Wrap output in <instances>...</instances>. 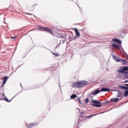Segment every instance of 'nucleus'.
Listing matches in <instances>:
<instances>
[{"label":"nucleus","instance_id":"obj_43","mask_svg":"<svg viewBox=\"0 0 128 128\" xmlns=\"http://www.w3.org/2000/svg\"><path fill=\"white\" fill-rule=\"evenodd\" d=\"M124 82H128V80H126L124 81Z\"/></svg>","mask_w":128,"mask_h":128},{"label":"nucleus","instance_id":"obj_47","mask_svg":"<svg viewBox=\"0 0 128 128\" xmlns=\"http://www.w3.org/2000/svg\"><path fill=\"white\" fill-rule=\"evenodd\" d=\"M20 86H22V84H20Z\"/></svg>","mask_w":128,"mask_h":128},{"label":"nucleus","instance_id":"obj_14","mask_svg":"<svg viewBox=\"0 0 128 128\" xmlns=\"http://www.w3.org/2000/svg\"><path fill=\"white\" fill-rule=\"evenodd\" d=\"M120 100L118 98H112L110 100V102H118Z\"/></svg>","mask_w":128,"mask_h":128},{"label":"nucleus","instance_id":"obj_50","mask_svg":"<svg viewBox=\"0 0 128 128\" xmlns=\"http://www.w3.org/2000/svg\"><path fill=\"white\" fill-rule=\"evenodd\" d=\"M126 8H128V4H126Z\"/></svg>","mask_w":128,"mask_h":128},{"label":"nucleus","instance_id":"obj_12","mask_svg":"<svg viewBox=\"0 0 128 128\" xmlns=\"http://www.w3.org/2000/svg\"><path fill=\"white\" fill-rule=\"evenodd\" d=\"M18 94H16L12 99H10V100H8V98L5 97L3 99V100H6V102H12V100L13 98H16V96H18Z\"/></svg>","mask_w":128,"mask_h":128},{"label":"nucleus","instance_id":"obj_17","mask_svg":"<svg viewBox=\"0 0 128 128\" xmlns=\"http://www.w3.org/2000/svg\"><path fill=\"white\" fill-rule=\"evenodd\" d=\"M78 98V95H76V94H72L70 96L71 100H74V98Z\"/></svg>","mask_w":128,"mask_h":128},{"label":"nucleus","instance_id":"obj_51","mask_svg":"<svg viewBox=\"0 0 128 128\" xmlns=\"http://www.w3.org/2000/svg\"><path fill=\"white\" fill-rule=\"evenodd\" d=\"M50 68H51V70H52V67H50Z\"/></svg>","mask_w":128,"mask_h":128},{"label":"nucleus","instance_id":"obj_46","mask_svg":"<svg viewBox=\"0 0 128 128\" xmlns=\"http://www.w3.org/2000/svg\"><path fill=\"white\" fill-rule=\"evenodd\" d=\"M78 110L79 112H80V108H78Z\"/></svg>","mask_w":128,"mask_h":128},{"label":"nucleus","instance_id":"obj_40","mask_svg":"<svg viewBox=\"0 0 128 128\" xmlns=\"http://www.w3.org/2000/svg\"><path fill=\"white\" fill-rule=\"evenodd\" d=\"M110 91L111 92H116V90H111Z\"/></svg>","mask_w":128,"mask_h":128},{"label":"nucleus","instance_id":"obj_31","mask_svg":"<svg viewBox=\"0 0 128 128\" xmlns=\"http://www.w3.org/2000/svg\"><path fill=\"white\" fill-rule=\"evenodd\" d=\"M6 81L3 80L2 82V84H6Z\"/></svg>","mask_w":128,"mask_h":128},{"label":"nucleus","instance_id":"obj_55","mask_svg":"<svg viewBox=\"0 0 128 128\" xmlns=\"http://www.w3.org/2000/svg\"><path fill=\"white\" fill-rule=\"evenodd\" d=\"M35 5H33L32 6H34Z\"/></svg>","mask_w":128,"mask_h":128},{"label":"nucleus","instance_id":"obj_54","mask_svg":"<svg viewBox=\"0 0 128 128\" xmlns=\"http://www.w3.org/2000/svg\"><path fill=\"white\" fill-rule=\"evenodd\" d=\"M34 16V18H36V16Z\"/></svg>","mask_w":128,"mask_h":128},{"label":"nucleus","instance_id":"obj_25","mask_svg":"<svg viewBox=\"0 0 128 128\" xmlns=\"http://www.w3.org/2000/svg\"><path fill=\"white\" fill-rule=\"evenodd\" d=\"M90 102V99L88 98H86L85 100H84V102H86V104H88V102Z\"/></svg>","mask_w":128,"mask_h":128},{"label":"nucleus","instance_id":"obj_57","mask_svg":"<svg viewBox=\"0 0 128 128\" xmlns=\"http://www.w3.org/2000/svg\"><path fill=\"white\" fill-rule=\"evenodd\" d=\"M126 102H128V100Z\"/></svg>","mask_w":128,"mask_h":128},{"label":"nucleus","instance_id":"obj_23","mask_svg":"<svg viewBox=\"0 0 128 128\" xmlns=\"http://www.w3.org/2000/svg\"><path fill=\"white\" fill-rule=\"evenodd\" d=\"M112 58L113 60H115V62L116 60L118 59V56H114V54L112 55Z\"/></svg>","mask_w":128,"mask_h":128},{"label":"nucleus","instance_id":"obj_53","mask_svg":"<svg viewBox=\"0 0 128 128\" xmlns=\"http://www.w3.org/2000/svg\"><path fill=\"white\" fill-rule=\"evenodd\" d=\"M38 88V87H36V88Z\"/></svg>","mask_w":128,"mask_h":128},{"label":"nucleus","instance_id":"obj_29","mask_svg":"<svg viewBox=\"0 0 128 128\" xmlns=\"http://www.w3.org/2000/svg\"><path fill=\"white\" fill-rule=\"evenodd\" d=\"M121 92L120 91H119V92H118V95H117V98H120V96H121Z\"/></svg>","mask_w":128,"mask_h":128},{"label":"nucleus","instance_id":"obj_13","mask_svg":"<svg viewBox=\"0 0 128 128\" xmlns=\"http://www.w3.org/2000/svg\"><path fill=\"white\" fill-rule=\"evenodd\" d=\"M100 92H110V89L106 88H101V90H100Z\"/></svg>","mask_w":128,"mask_h":128},{"label":"nucleus","instance_id":"obj_4","mask_svg":"<svg viewBox=\"0 0 128 128\" xmlns=\"http://www.w3.org/2000/svg\"><path fill=\"white\" fill-rule=\"evenodd\" d=\"M38 30H43L44 32H49L50 34H54V32H52V28H49L48 27H44L40 26H37Z\"/></svg>","mask_w":128,"mask_h":128},{"label":"nucleus","instance_id":"obj_8","mask_svg":"<svg viewBox=\"0 0 128 128\" xmlns=\"http://www.w3.org/2000/svg\"><path fill=\"white\" fill-rule=\"evenodd\" d=\"M100 90L97 89L95 91L92 92L90 96H96L98 94H100Z\"/></svg>","mask_w":128,"mask_h":128},{"label":"nucleus","instance_id":"obj_2","mask_svg":"<svg viewBox=\"0 0 128 128\" xmlns=\"http://www.w3.org/2000/svg\"><path fill=\"white\" fill-rule=\"evenodd\" d=\"M109 102L110 101L108 100H106V102H102L98 100H94L92 98L91 100L92 104H90V106H94V108H102V104H104V106H108V104Z\"/></svg>","mask_w":128,"mask_h":128},{"label":"nucleus","instance_id":"obj_22","mask_svg":"<svg viewBox=\"0 0 128 128\" xmlns=\"http://www.w3.org/2000/svg\"><path fill=\"white\" fill-rule=\"evenodd\" d=\"M117 45H118V44H116V43L112 44V47L113 48H116Z\"/></svg>","mask_w":128,"mask_h":128},{"label":"nucleus","instance_id":"obj_9","mask_svg":"<svg viewBox=\"0 0 128 128\" xmlns=\"http://www.w3.org/2000/svg\"><path fill=\"white\" fill-rule=\"evenodd\" d=\"M58 38H62V40H64V38L66 36V35L62 32H60L59 34V36H57Z\"/></svg>","mask_w":128,"mask_h":128},{"label":"nucleus","instance_id":"obj_42","mask_svg":"<svg viewBox=\"0 0 128 128\" xmlns=\"http://www.w3.org/2000/svg\"><path fill=\"white\" fill-rule=\"evenodd\" d=\"M58 84H59V86H60V88H61L62 86H60V82H59Z\"/></svg>","mask_w":128,"mask_h":128},{"label":"nucleus","instance_id":"obj_6","mask_svg":"<svg viewBox=\"0 0 128 128\" xmlns=\"http://www.w3.org/2000/svg\"><path fill=\"white\" fill-rule=\"evenodd\" d=\"M76 38H78V37L76 36H74V33L72 32L69 35L68 40H69V42H72V40H76Z\"/></svg>","mask_w":128,"mask_h":128},{"label":"nucleus","instance_id":"obj_26","mask_svg":"<svg viewBox=\"0 0 128 128\" xmlns=\"http://www.w3.org/2000/svg\"><path fill=\"white\" fill-rule=\"evenodd\" d=\"M52 54H54V56H56V57H58L60 56V54L54 52H52Z\"/></svg>","mask_w":128,"mask_h":128},{"label":"nucleus","instance_id":"obj_49","mask_svg":"<svg viewBox=\"0 0 128 128\" xmlns=\"http://www.w3.org/2000/svg\"><path fill=\"white\" fill-rule=\"evenodd\" d=\"M77 6H78L79 8H80V6H78V4H77Z\"/></svg>","mask_w":128,"mask_h":128},{"label":"nucleus","instance_id":"obj_48","mask_svg":"<svg viewBox=\"0 0 128 128\" xmlns=\"http://www.w3.org/2000/svg\"><path fill=\"white\" fill-rule=\"evenodd\" d=\"M104 86V84H102L100 85V86Z\"/></svg>","mask_w":128,"mask_h":128},{"label":"nucleus","instance_id":"obj_45","mask_svg":"<svg viewBox=\"0 0 128 128\" xmlns=\"http://www.w3.org/2000/svg\"><path fill=\"white\" fill-rule=\"evenodd\" d=\"M116 92H120L119 90H116Z\"/></svg>","mask_w":128,"mask_h":128},{"label":"nucleus","instance_id":"obj_10","mask_svg":"<svg viewBox=\"0 0 128 128\" xmlns=\"http://www.w3.org/2000/svg\"><path fill=\"white\" fill-rule=\"evenodd\" d=\"M80 86L81 88H84L85 86H86L88 84V81L86 80H80Z\"/></svg>","mask_w":128,"mask_h":128},{"label":"nucleus","instance_id":"obj_15","mask_svg":"<svg viewBox=\"0 0 128 128\" xmlns=\"http://www.w3.org/2000/svg\"><path fill=\"white\" fill-rule=\"evenodd\" d=\"M121 62L123 66H126V64L128 65V62L126 59H121Z\"/></svg>","mask_w":128,"mask_h":128},{"label":"nucleus","instance_id":"obj_11","mask_svg":"<svg viewBox=\"0 0 128 128\" xmlns=\"http://www.w3.org/2000/svg\"><path fill=\"white\" fill-rule=\"evenodd\" d=\"M75 30V32H76V36H75L77 37V38H78L80 36V31H78V30L76 28H74Z\"/></svg>","mask_w":128,"mask_h":128},{"label":"nucleus","instance_id":"obj_37","mask_svg":"<svg viewBox=\"0 0 128 128\" xmlns=\"http://www.w3.org/2000/svg\"><path fill=\"white\" fill-rule=\"evenodd\" d=\"M123 86H126L128 87V84H123Z\"/></svg>","mask_w":128,"mask_h":128},{"label":"nucleus","instance_id":"obj_5","mask_svg":"<svg viewBox=\"0 0 128 128\" xmlns=\"http://www.w3.org/2000/svg\"><path fill=\"white\" fill-rule=\"evenodd\" d=\"M72 86L74 88H80L81 86L80 82L78 81L74 82L72 84Z\"/></svg>","mask_w":128,"mask_h":128},{"label":"nucleus","instance_id":"obj_38","mask_svg":"<svg viewBox=\"0 0 128 128\" xmlns=\"http://www.w3.org/2000/svg\"><path fill=\"white\" fill-rule=\"evenodd\" d=\"M2 96H4V98H6V94L4 92L2 93Z\"/></svg>","mask_w":128,"mask_h":128},{"label":"nucleus","instance_id":"obj_33","mask_svg":"<svg viewBox=\"0 0 128 128\" xmlns=\"http://www.w3.org/2000/svg\"><path fill=\"white\" fill-rule=\"evenodd\" d=\"M10 38L12 39V40H14V38H16V36H14H14H11V38Z\"/></svg>","mask_w":128,"mask_h":128},{"label":"nucleus","instance_id":"obj_30","mask_svg":"<svg viewBox=\"0 0 128 128\" xmlns=\"http://www.w3.org/2000/svg\"><path fill=\"white\" fill-rule=\"evenodd\" d=\"M126 16H127V15H124L123 18H124V20H126Z\"/></svg>","mask_w":128,"mask_h":128},{"label":"nucleus","instance_id":"obj_7","mask_svg":"<svg viewBox=\"0 0 128 128\" xmlns=\"http://www.w3.org/2000/svg\"><path fill=\"white\" fill-rule=\"evenodd\" d=\"M112 42H116V44H122V40L120 39H118L116 38H114L112 39Z\"/></svg>","mask_w":128,"mask_h":128},{"label":"nucleus","instance_id":"obj_39","mask_svg":"<svg viewBox=\"0 0 128 128\" xmlns=\"http://www.w3.org/2000/svg\"><path fill=\"white\" fill-rule=\"evenodd\" d=\"M4 84H2V85L0 86V88H4Z\"/></svg>","mask_w":128,"mask_h":128},{"label":"nucleus","instance_id":"obj_58","mask_svg":"<svg viewBox=\"0 0 128 128\" xmlns=\"http://www.w3.org/2000/svg\"><path fill=\"white\" fill-rule=\"evenodd\" d=\"M126 128H128V126H127Z\"/></svg>","mask_w":128,"mask_h":128},{"label":"nucleus","instance_id":"obj_41","mask_svg":"<svg viewBox=\"0 0 128 128\" xmlns=\"http://www.w3.org/2000/svg\"><path fill=\"white\" fill-rule=\"evenodd\" d=\"M22 65H20L19 66H18V67H17V68H16V70H18V68H20V66H21Z\"/></svg>","mask_w":128,"mask_h":128},{"label":"nucleus","instance_id":"obj_35","mask_svg":"<svg viewBox=\"0 0 128 128\" xmlns=\"http://www.w3.org/2000/svg\"><path fill=\"white\" fill-rule=\"evenodd\" d=\"M26 14H28V16H32V14L30 13H26Z\"/></svg>","mask_w":128,"mask_h":128},{"label":"nucleus","instance_id":"obj_28","mask_svg":"<svg viewBox=\"0 0 128 128\" xmlns=\"http://www.w3.org/2000/svg\"><path fill=\"white\" fill-rule=\"evenodd\" d=\"M116 62H122V58H117V60H116Z\"/></svg>","mask_w":128,"mask_h":128},{"label":"nucleus","instance_id":"obj_24","mask_svg":"<svg viewBox=\"0 0 128 128\" xmlns=\"http://www.w3.org/2000/svg\"><path fill=\"white\" fill-rule=\"evenodd\" d=\"M124 98H126V96H128V92L124 90Z\"/></svg>","mask_w":128,"mask_h":128},{"label":"nucleus","instance_id":"obj_44","mask_svg":"<svg viewBox=\"0 0 128 128\" xmlns=\"http://www.w3.org/2000/svg\"><path fill=\"white\" fill-rule=\"evenodd\" d=\"M4 100V98H0V100Z\"/></svg>","mask_w":128,"mask_h":128},{"label":"nucleus","instance_id":"obj_1","mask_svg":"<svg viewBox=\"0 0 128 128\" xmlns=\"http://www.w3.org/2000/svg\"><path fill=\"white\" fill-rule=\"evenodd\" d=\"M117 72H118V76L122 78V74L126 78H128V66H122L117 70Z\"/></svg>","mask_w":128,"mask_h":128},{"label":"nucleus","instance_id":"obj_18","mask_svg":"<svg viewBox=\"0 0 128 128\" xmlns=\"http://www.w3.org/2000/svg\"><path fill=\"white\" fill-rule=\"evenodd\" d=\"M60 42H62V44H64V42H66V41H64V40H61L59 44H58L56 47V48H60Z\"/></svg>","mask_w":128,"mask_h":128},{"label":"nucleus","instance_id":"obj_3","mask_svg":"<svg viewBox=\"0 0 128 128\" xmlns=\"http://www.w3.org/2000/svg\"><path fill=\"white\" fill-rule=\"evenodd\" d=\"M104 112H102L101 113H98L92 115H89V116H87L86 118L84 119V116H82L81 114H80L79 116L80 118H82V120H80V118H78V122H82L83 120L88 122L90 118H92V116H98V114H104Z\"/></svg>","mask_w":128,"mask_h":128},{"label":"nucleus","instance_id":"obj_16","mask_svg":"<svg viewBox=\"0 0 128 128\" xmlns=\"http://www.w3.org/2000/svg\"><path fill=\"white\" fill-rule=\"evenodd\" d=\"M38 126L37 123L30 124L28 126V128H34V126Z\"/></svg>","mask_w":128,"mask_h":128},{"label":"nucleus","instance_id":"obj_34","mask_svg":"<svg viewBox=\"0 0 128 128\" xmlns=\"http://www.w3.org/2000/svg\"><path fill=\"white\" fill-rule=\"evenodd\" d=\"M124 93H121V96H120V98H124Z\"/></svg>","mask_w":128,"mask_h":128},{"label":"nucleus","instance_id":"obj_52","mask_svg":"<svg viewBox=\"0 0 128 128\" xmlns=\"http://www.w3.org/2000/svg\"><path fill=\"white\" fill-rule=\"evenodd\" d=\"M91 96V98H94V96Z\"/></svg>","mask_w":128,"mask_h":128},{"label":"nucleus","instance_id":"obj_36","mask_svg":"<svg viewBox=\"0 0 128 128\" xmlns=\"http://www.w3.org/2000/svg\"><path fill=\"white\" fill-rule=\"evenodd\" d=\"M80 114L82 116V115L84 114V112H80Z\"/></svg>","mask_w":128,"mask_h":128},{"label":"nucleus","instance_id":"obj_20","mask_svg":"<svg viewBox=\"0 0 128 128\" xmlns=\"http://www.w3.org/2000/svg\"><path fill=\"white\" fill-rule=\"evenodd\" d=\"M120 47L122 48V44H117V46H116V48H118V50H120Z\"/></svg>","mask_w":128,"mask_h":128},{"label":"nucleus","instance_id":"obj_56","mask_svg":"<svg viewBox=\"0 0 128 128\" xmlns=\"http://www.w3.org/2000/svg\"><path fill=\"white\" fill-rule=\"evenodd\" d=\"M32 30H31V32H32Z\"/></svg>","mask_w":128,"mask_h":128},{"label":"nucleus","instance_id":"obj_27","mask_svg":"<svg viewBox=\"0 0 128 128\" xmlns=\"http://www.w3.org/2000/svg\"><path fill=\"white\" fill-rule=\"evenodd\" d=\"M78 100L79 104H83L82 103V102L80 101V97L78 98Z\"/></svg>","mask_w":128,"mask_h":128},{"label":"nucleus","instance_id":"obj_19","mask_svg":"<svg viewBox=\"0 0 128 128\" xmlns=\"http://www.w3.org/2000/svg\"><path fill=\"white\" fill-rule=\"evenodd\" d=\"M126 86H122V85H120L118 86V88H120V90H126Z\"/></svg>","mask_w":128,"mask_h":128},{"label":"nucleus","instance_id":"obj_21","mask_svg":"<svg viewBox=\"0 0 128 128\" xmlns=\"http://www.w3.org/2000/svg\"><path fill=\"white\" fill-rule=\"evenodd\" d=\"M8 76H5L2 78L3 80H5L6 82H8Z\"/></svg>","mask_w":128,"mask_h":128},{"label":"nucleus","instance_id":"obj_32","mask_svg":"<svg viewBox=\"0 0 128 128\" xmlns=\"http://www.w3.org/2000/svg\"><path fill=\"white\" fill-rule=\"evenodd\" d=\"M124 91L128 92V86H126V87L125 88Z\"/></svg>","mask_w":128,"mask_h":128}]
</instances>
